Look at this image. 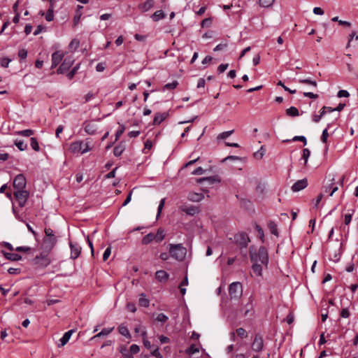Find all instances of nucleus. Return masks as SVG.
<instances>
[{"instance_id": "38", "label": "nucleus", "mask_w": 358, "mask_h": 358, "mask_svg": "<svg viewBox=\"0 0 358 358\" xmlns=\"http://www.w3.org/2000/svg\"><path fill=\"white\" fill-rule=\"evenodd\" d=\"M266 152L265 148L264 146H262L259 150L254 153V157L257 159H262Z\"/></svg>"}, {"instance_id": "9", "label": "nucleus", "mask_w": 358, "mask_h": 358, "mask_svg": "<svg viewBox=\"0 0 358 358\" xmlns=\"http://www.w3.org/2000/svg\"><path fill=\"white\" fill-rule=\"evenodd\" d=\"M71 249V258L72 259H77L81 252V247L78 243L69 242Z\"/></svg>"}, {"instance_id": "48", "label": "nucleus", "mask_w": 358, "mask_h": 358, "mask_svg": "<svg viewBox=\"0 0 358 358\" xmlns=\"http://www.w3.org/2000/svg\"><path fill=\"white\" fill-rule=\"evenodd\" d=\"M156 320L160 322H165L168 320V317L164 313H159L157 315Z\"/></svg>"}, {"instance_id": "56", "label": "nucleus", "mask_w": 358, "mask_h": 358, "mask_svg": "<svg viewBox=\"0 0 358 358\" xmlns=\"http://www.w3.org/2000/svg\"><path fill=\"white\" fill-rule=\"evenodd\" d=\"M151 355L156 358H162V354L159 352V348H156L151 352Z\"/></svg>"}, {"instance_id": "14", "label": "nucleus", "mask_w": 358, "mask_h": 358, "mask_svg": "<svg viewBox=\"0 0 358 358\" xmlns=\"http://www.w3.org/2000/svg\"><path fill=\"white\" fill-rule=\"evenodd\" d=\"M64 55L60 51H57L52 55V68L56 67L62 61Z\"/></svg>"}, {"instance_id": "21", "label": "nucleus", "mask_w": 358, "mask_h": 358, "mask_svg": "<svg viewBox=\"0 0 358 358\" xmlns=\"http://www.w3.org/2000/svg\"><path fill=\"white\" fill-rule=\"evenodd\" d=\"M113 329H114V327L104 328L99 333H98L97 334L94 336L92 338V340L95 339L96 338L101 337V336H108V335H109L113 331Z\"/></svg>"}, {"instance_id": "8", "label": "nucleus", "mask_w": 358, "mask_h": 358, "mask_svg": "<svg viewBox=\"0 0 358 358\" xmlns=\"http://www.w3.org/2000/svg\"><path fill=\"white\" fill-rule=\"evenodd\" d=\"M73 59L72 58H66L62 64L57 70L58 74H62L66 72L73 64Z\"/></svg>"}, {"instance_id": "23", "label": "nucleus", "mask_w": 358, "mask_h": 358, "mask_svg": "<svg viewBox=\"0 0 358 358\" xmlns=\"http://www.w3.org/2000/svg\"><path fill=\"white\" fill-rule=\"evenodd\" d=\"M181 210L183 212H185L187 214L190 215H194L198 213L199 211V208L194 206H191L187 207V208L182 207V208H181Z\"/></svg>"}, {"instance_id": "33", "label": "nucleus", "mask_w": 358, "mask_h": 358, "mask_svg": "<svg viewBox=\"0 0 358 358\" xmlns=\"http://www.w3.org/2000/svg\"><path fill=\"white\" fill-rule=\"evenodd\" d=\"M15 134L20 136L28 137L32 136L34 134V131L32 129H24L17 131Z\"/></svg>"}, {"instance_id": "5", "label": "nucleus", "mask_w": 358, "mask_h": 358, "mask_svg": "<svg viewBox=\"0 0 358 358\" xmlns=\"http://www.w3.org/2000/svg\"><path fill=\"white\" fill-rule=\"evenodd\" d=\"M29 193L28 191L23 189H17L14 192V196L20 207L24 206L29 198Z\"/></svg>"}, {"instance_id": "52", "label": "nucleus", "mask_w": 358, "mask_h": 358, "mask_svg": "<svg viewBox=\"0 0 358 358\" xmlns=\"http://www.w3.org/2000/svg\"><path fill=\"white\" fill-rule=\"evenodd\" d=\"M129 351L131 354H137L140 351V348L138 345L133 344L131 345Z\"/></svg>"}, {"instance_id": "64", "label": "nucleus", "mask_w": 358, "mask_h": 358, "mask_svg": "<svg viewBox=\"0 0 358 358\" xmlns=\"http://www.w3.org/2000/svg\"><path fill=\"white\" fill-rule=\"evenodd\" d=\"M227 47V44L226 43H220L218 44L217 45H216L214 48V51L217 52V51H220V50H222L223 49H224L225 48Z\"/></svg>"}, {"instance_id": "37", "label": "nucleus", "mask_w": 358, "mask_h": 358, "mask_svg": "<svg viewBox=\"0 0 358 358\" xmlns=\"http://www.w3.org/2000/svg\"><path fill=\"white\" fill-rule=\"evenodd\" d=\"M124 150V146L122 144H120L115 147L113 150L114 155L118 157L122 155L123 151Z\"/></svg>"}, {"instance_id": "46", "label": "nucleus", "mask_w": 358, "mask_h": 358, "mask_svg": "<svg viewBox=\"0 0 358 358\" xmlns=\"http://www.w3.org/2000/svg\"><path fill=\"white\" fill-rule=\"evenodd\" d=\"M125 127L123 125H120L119 129L117 130L115 133V141H117L122 134L124 133Z\"/></svg>"}, {"instance_id": "57", "label": "nucleus", "mask_w": 358, "mask_h": 358, "mask_svg": "<svg viewBox=\"0 0 358 358\" xmlns=\"http://www.w3.org/2000/svg\"><path fill=\"white\" fill-rule=\"evenodd\" d=\"M10 59H8V58H2L1 59V66L4 67V68H7L10 62Z\"/></svg>"}, {"instance_id": "20", "label": "nucleus", "mask_w": 358, "mask_h": 358, "mask_svg": "<svg viewBox=\"0 0 358 358\" xmlns=\"http://www.w3.org/2000/svg\"><path fill=\"white\" fill-rule=\"evenodd\" d=\"M2 253L3 254V256L9 260L11 261H18L22 259L21 255L16 254V253H10V252H6L4 251H2Z\"/></svg>"}, {"instance_id": "4", "label": "nucleus", "mask_w": 358, "mask_h": 358, "mask_svg": "<svg viewBox=\"0 0 358 358\" xmlns=\"http://www.w3.org/2000/svg\"><path fill=\"white\" fill-rule=\"evenodd\" d=\"M229 293L231 299H238L243 294V286L239 282H234L230 284Z\"/></svg>"}, {"instance_id": "2", "label": "nucleus", "mask_w": 358, "mask_h": 358, "mask_svg": "<svg viewBox=\"0 0 358 358\" xmlns=\"http://www.w3.org/2000/svg\"><path fill=\"white\" fill-rule=\"evenodd\" d=\"M91 150V142L89 139L72 142L69 147V152L73 155H83Z\"/></svg>"}, {"instance_id": "60", "label": "nucleus", "mask_w": 358, "mask_h": 358, "mask_svg": "<svg viewBox=\"0 0 358 358\" xmlns=\"http://www.w3.org/2000/svg\"><path fill=\"white\" fill-rule=\"evenodd\" d=\"M292 141H302L304 145H306V143H307L306 138L303 136H294L293 138Z\"/></svg>"}, {"instance_id": "18", "label": "nucleus", "mask_w": 358, "mask_h": 358, "mask_svg": "<svg viewBox=\"0 0 358 358\" xmlns=\"http://www.w3.org/2000/svg\"><path fill=\"white\" fill-rule=\"evenodd\" d=\"M54 5L53 3H50V6L47 10L46 13L45 14V18L48 22H51L54 20ZM42 15H43L44 13H43Z\"/></svg>"}, {"instance_id": "17", "label": "nucleus", "mask_w": 358, "mask_h": 358, "mask_svg": "<svg viewBox=\"0 0 358 358\" xmlns=\"http://www.w3.org/2000/svg\"><path fill=\"white\" fill-rule=\"evenodd\" d=\"M334 178L331 179V182L329 184H327L324 187V192L325 193H327L329 192V196H331L334 192H336L338 190V187L334 186L332 187L334 185Z\"/></svg>"}, {"instance_id": "6", "label": "nucleus", "mask_w": 358, "mask_h": 358, "mask_svg": "<svg viewBox=\"0 0 358 358\" xmlns=\"http://www.w3.org/2000/svg\"><path fill=\"white\" fill-rule=\"evenodd\" d=\"M234 242L241 248H246L250 238L248 235L245 232H239L234 236Z\"/></svg>"}, {"instance_id": "22", "label": "nucleus", "mask_w": 358, "mask_h": 358, "mask_svg": "<svg viewBox=\"0 0 358 358\" xmlns=\"http://www.w3.org/2000/svg\"><path fill=\"white\" fill-rule=\"evenodd\" d=\"M117 329L119 333L121 335L125 336L126 338H130L131 337L127 326H125L124 324H121L120 325H119Z\"/></svg>"}, {"instance_id": "45", "label": "nucleus", "mask_w": 358, "mask_h": 358, "mask_svg": "<svg viewBox=\"0 0 358 358\" xmlns=\"http://www.w3.org/2000/svg\"><path fill=\"white\" fill-rule=\"evenodd\" d=\"M178 85L177 81H173L170 83H167L164 86V90H172L175 89Z\"/></svg>"}, {"instance_id": "28", "label": "nucleus", "mask_w": 358, "mask_h": 358, "mask_svg": "<svg viewBox=\"0 0 358 358\" xmlns=\"http://www.w3.org/2000/svg\"><path fill=\"white\" fill-rule=\"evenodd\" d=\"M244 315H248L250 312L253 310V304L252 297L249 298V302L245 304L244 308Z\"/></svg>"}, {"instance_id": "49", "label": "nucleus", "mask_w": 358, "mask_h": 358, "mask_svg": "<svg viewBox=\"0 0 358 358\" xmlns=\"http://www.w3.org/2000/svg\"><path fill=\"white\" fill-rule=\"evenodd\" d=\"M164 203H165V199L164 198V199H161V201L159 202L158 209H157V217H159L161 212L164 206Z\"/></svg>"}, {"instance_id": "13", "label": "nucleus", "mask_w": 358, "mask_h": 358, "mask_svg": "<svg viewBox=\"0 0 358 358\" xmlns=\"http://www.w3.org/2000/svg\"><path fill=\"white\" fill-rule=\"evenodd\" d=\"M308 185V181L306 179H301L297 180L296 182L293 184L292 186V189L293 192H299L304 188H306Z\"/></svg>"}, {"instance_id": "29", "label": "nucleus", "mask_w": 358, "mask_h": 358, "mask_svg": "<svg viewBox=\"0 0 358 358\" xmlns=\"http://www.w3.org/2000/svg\"><path fill=\"white\" fill-rule=\"evenodd\" d=\"M138 303L141 306L147 308L150 305V301L145 298V294H142L138 299Z\"/></svg>"}, {"instance_id": "15", "label": "nucleus", "mask_w": 358, "mask_h": 358, "mask_svg": "<svg viewBox=\"0 0 358 358\" xmlns=\"http://www.w3.org/2000/svg\"><path fill=\"white\" fill-rule=\"evenodd\" d=\"M203 194L197 192H189L187 196V199L192 202L201 201L203 199Z\"/></svg>"}, {"instance_id": "54", "label": "nucleus", "mask_w": 358, "mask_h": 358, "mask_svg": "<svg viewBox=\"0 0 358 358\" xmlns=\"http://www.w3.org/2000/svg\"><path fill=\"white\" fill-rule=\"evenodd\" d=\"M18 56L21 59H24L27 57V51L25 49L20 50Z\"/></svg>"}, {"instance_id": "51", "label": "nucleus", "mask_w": 358, "mask_h": 358, "mask_svg": "<svg viewBox=\"0 0 358 358\" xmlns=\"http://www.w3.org/2000/svg\"><path fill=\"white\" fill-rule=\"evenodd\" d=\"M236 334L238 336L241 338H245L247 336V332L243 328H238L236 329Z\"/></svg>"}, {"instance_id": "31", "label": "nucleus", "mask_w": 358, "mask_h": 358, "mask_svg": "<svg viewBox=\"0 0 358 358\" xmlns=\"http://www.w3.org/2000/svg\"><path fill=\"white\" fill-rule=\"evenodd\" d=\"M153 240H155V234L150 233L143 238L142 243L143 245H148L150 243H151Z\"/></svg>"}, {"instance_id": "16", "label": "nucleus", "mask_w": 358, "mask_h": 358, "mask_svg": "<svg viewBox=\"0 0 358 358\" xmlns=\"http://www.w3.org/2000/svg\"><path fill=\"white\" fill-rule=\"evenodd\" d=\"M73 333V330H69L64 333L63 336L59 339V343H58V347H62L65 345L71 338V336H72Z\"/></svg>"}, {"instance_id": "53", "label": "nucleus", "mask_w": 358, "mask_h": 358, "mask_svg": "<svg viewBox=\"0 0 358 358\" xmlns=\"http://www.w3.org/2000/svg\"><path fill=\"white\" fill-rule=\"evenodd\" d=\"M350 96L349 92L347 90H341L338 91L337 94V96L339 98L342 97H348Z\"/></svg>"}, {"instance_id": "36", "label": "nucleus", "mask_w": 358, "mask_h": 358, "mask_svg": "<svg viewBox=\"0 0 358 358\" xmlns=\"http://www.w3.org/2000/svg\"><path fill=\"white\" fill-rule=\"evenodd\" d=\"M165 117H166V116L164 114H162V113L157 114L153 120L154 124H159L161 122H162L164 121Z\"/></svg>"}, {"instance_id": "19", "label": "nucleus", "mask_w": 358, "mask_h": 358, "mask_svg": "<svg viewBox=\"0 0 358 358\" xmlns=\"http://www.w3.org/2000/svg\"><path fill=\"white\" fill-rule=\"evenodd\" d=\"M154 6L153 0H147L139 6V9L143 12H146L152 8Z\"/></svg>"}, {"instance_id": "59", "label": "nucleus", "mask_w": 358, "mask_h": 358, "mask_svg": "<svg viewBox=\"0 0 358 358\" xmlns=\"http://www.w3.org/2000/svg\"><path fill=\"white\" fill-rule=\"evenodd\" d=\"M204 173V170L202 167H198L196 169H194L192 174L195 176L202 175Z\"/></svg>"}, {"instance_id": "41", "label": "nucleus", "mask_w": 358, "mask_h": 358, "mask_svg": "<svg viewBox=\"0 0 358 358\" xmlns=\"http://www.w3.org/2000/svg\"><path fill=\"white\" fill-rule=\"evenodd\" d=\"M310 155V152L308 148H305L303 150L301 159L304 160L305 165L307 164Z\"/></svg>"}, {"instance_id": "27", "label": "nucleus", "mask_w": 358, "mask_h": 358, "mask_svg": "<svg viewBox=\"0 0 358 358\" xmlns=\"http://www.w3.org/2000/svg\"><path fill=\"white\" fill-rule=\"evenodd\" d=\"M45 233L46 236L48 237V241L52 244L55 243L56 238L54 236V231L51 229L48 228L45 229Z\"/></svg>"}, {"instance_id": "25", "label": "nucleus", "mask_w": 358, "mask_h": 358, "mask_svg": "<svg viewBox=\"0 0 358 358\" xmlns=\"http://www.w3.org/2000/svg\"><path fill=\"white\" fill-rule=\"evenodd\" d=\"M156 278L160 281H165L169 278V274L162 270L158 271L155 273Z\"/></svg>"}, {"instance_id": "40", "label": "nucleus", "mask_w": 358, "mask_h": 358, "mask_svg": "<svg viewBox=\"0 0 358 358\" xmlns=\"http://www.w3.org/2000/svg\"><path fill=\"white\" fill-rule=\"evenodd\" d=\"M199 352V348L197 345L192 344L186 350V352L190 355Z\"/></svg>"}, {"instance_id": "10", "label": "nucleus", "mask_w": 358, "mask_h": 358, "mask_svg": "<svg viewBox=\"0 0 358 358\" xmlns=\"http://www.w3.org/2000/svg\"><path fill=\"white\" fill-rule=\"evenodd\" d=\"M84 125L85 131L90 135L94 134L96 130L98 129V126L96 123L93 121L85 122L84 123Z\"/></svg>"}, {"instance_id": "55", "label": "nucleus", "mask_w": 358, "mask_h": 358, "mask_svg": "<svg viewBox=\"0 0 358 358\" xmlns=\"http://www.w3.org/2000/svg\"><path fill=\"white\" fill-rule=\"evenodd\" d=\"M321 110H322V115H324L326 113H331V112L336 111L335 108H332L331 107H327V106H324L321 109Z\"/></svg>"}, {"instance_id": "24", "label": "nucleus", "mask_w": 358, "mask_h": 358, "mask_svg": "<svg viewBox=\"0 0 358 358\" xmlns=\"http://www.w3.org/2000/svg\"><path fill=\"white\" fill-rule=\"evenodd\" d=\"M298 82L301 84L308 85L312 87L313 88H316L317 86V82L315 80H313L310 78L299 79Z\"/></svg>"}, {"instance_id": "35", "label": "nucleus", "mask_w": 358, "mask_h": 358, "mask_svg": "<svg viewBox=\"0 0 358 358\" xmlns=\"http://www.w3.org/2000/svg\"><path fill=\"white\" fill-rule=\"evenodd\" d=\"M275 2V0H259V3L261 7L269 8Z\"/></svg>"}, {"instance_id": "47", "label": "nucleus", "mask_w": 358, "mask_h": 358, "mask_svg": "<svg viewBox=\"0 0 358 358\" xmlns=\"http://www.w3.org/2000/svg\"><path fill=\"white\" fill-rule=\"evenodd\" d=\"M79 69V64L76 65V66L73 67V69L67 74V77L69 79H72L75 74L77 73V71Z\"/></svg>"}, {"instance_id": "7", "label": "nucleus", "mask_w": 358, "mask_h": 358, "mask_svg": "<svg viewBox=\"0 0 358 358\" xmlns=\"http://www.w3.org/2000/svg\"><path fill=\"white\" fill-rule=\"evenodd\" d=\"M27 180L23 174L17 175L13 180V187L15 190L25 188Z\"/></svg>"}, {"instance_id": "58", "label": "nucleus", "mask_w": 358, "mask_h": 358, "mask_svg": "<svg viewBox=\"0 0 358 358\" xmlns=\"http://www.w3.org/2000/svg\"><path fill=\"white\" fill-rule=\"evenodd\" d=\"M228 64H222L217 67V72L222 73L228 68Z\"/></svg>"}, {"instance_id": "30", "label": "nucleus", "mask_w": 358, "mask_h": 358, "mask_svg": "<svg viewBox=\"0 0 358 358\" xmlns=\"http://www.w3.org/2000/svg\"><path fill=\"white\" fill-rule=\"evenodd\" d=\"M286 114L291 117H296L299 115L298 109L294 106H291L286 110Z\"/></svg>"}, {"instance_id": "26", "label": "nucleus", "mask_w": 358, "mask_h": 358, "mask_svg": "<svg viewBox=\"0 0 358 358\" xmlns=\"http://www.w3.org/2000/svg\"><path fill=\"white\" fill-rule=\"evenodd\" d=\"M165 15L162 10H157L151 16L152 19L155 22L163 19Z\"/></svg>"}, {"instance_id": "1", "label": "nucleus", "mask_w": 358, "mask_h": 358, "mask_svg": "<svg viewBox=\"0 0 358 358\" xmlns=\"http://www.w3.org/2000/svg\"><path fill=\"white\" fill-rule=\"evenodd\" d=\"M249 252L252 263H262L264 266H268V255L265 247L261 246L257 250L254 246H251Z\"/></svg>"}, {"instance_id": "42", "label": "nucleus", "mask_w": 358, "mask_h": 358, "mask_svg": "<svg viewBox=\"0 0 358 358\" xmlns=\"http://www.w3.org/2000/svg\"><path fill=\"white\" fill-rule=\"evenodd\" d=\"M120 352L122 354V358H134L132 355L127 351L126 347L121 348Z\"/></svg>"}, {"instance_id": "3", "label": "nucleus", "mask_w": 358, "mask_h": 358, "mask_svg": "<svg viewBox=\"0 0 358 358\" xmlns=\"http://www.w3.org/2000/svg\"><path fill=\"white\" fill-rule=\"evenodd\" d=\"M169 250L171 256L178 261H183L187 255V249L182 244H169Z\"/></svg>"}, {"instance_id": "62", "label": "nucleus", "mask_w": 358, "mask_h": 358, "mask_svg": "<svg viewBox=\"0 0 358 358\" xmlns=\"http://www.w3.org/2000/svg\"><path fill=\"white\" fill-rule=\"evenodd\" d=\"M303 96L305 97H308L313 99H315L318 97V95L316 94H314L313 92H303Z\"/></svg>"}, {"instance_id": "32", "label": "nucleus", "mask_w": 358, "mask_h": 358, "mask_svg": "<svg viewBox=\"0 0 358 358\" xmlns=\"http://www.w3.org/2000/svg\"><path fill=\"white\" fill-rule=\"evenodd\" d=\"M164 231L162 229H159L157 234H155V240L157 242H161L164 238Z\"/></svg>"}, {"instance_id": "34", "label": "nucleus", "mask_w": 358, "mask_h": 358, "mask_svg": "<svg viewBox=\"0 0 358 358\" xmlns=\"http://www.w3.org/2000/svg\"><path fill=\"white\" fill-rule=\"evenodd\" d=\"M14 144L20 151H24L27 148V145L21 140H15Z\"/></svg>"}, {"instance_id": "50", "label": "nucleus", "mask_w": 358, "mask_h": 358, "mask_svg": "<svg viewBox=\"0 0 358 358\" xmlns=\"http://www.w3.org/2000/svg\"><path fill=\"white\" fill-rule=\"evenodd\" d=\"M110 254H111V248H110V247H108V248H107L105 250V251H104V252H103V260L104 262H105V261H106V260L108 259V257H109V256L110 255Z\"/></svg>"}, {"instance_id": "63", "label": "nucleus", "mask_w": 358, "mask_h": 358, "mask_svg": "<svg viewBox=\"0 0 358 358\" xmlns=\"http://www.w3.org/2000/svg\"><path fill=\"white\" fill-rule=\"evenodd\" d=\"M341 316L343 318H348L350 316V312L348 308H343L341 312Z\"/></svg>"}, {"instance_id": "12", "label": "nucleus", "mask_w": 358, "mask_h": 358, "mask_svg": "<svg viewBox=\"0 0 358 358\" xmlns=\"http://www.w3.org/2000/svg\"><path fill=\"white\" fill-rule=\"evenodd\" d=\"M264 347L263 338L261 336H256L252 345V350L256 352H260Z\"/></svg>"}, {"instance_id": "39", "label": "nucleus", "mask_w": 358, "mask_h": 358, "mask_svg": "<svg viewBox=\"0 0 358 358\" xmlns=\"http://www.w3.org/2000/svg\"><path fill=\"white\" fill-rule=\"evenodd\" d=\"M233 133L234 130L222 132L217 136V140L226 139L227 138L229 137Z\"/></svg>"}, {"instance_id": "11", "label": "nucleus", "mask_w": 358, "mask_h": 358, "mask_svg": "<svg viewBox=\"0 0 358 358\" xmlns=\"http://www.w3.org/2000/svg\"><path fill=\"white\" fill-rule=\"evenodd\" d=\"M267 268L268 266H264L262 263H252V273L257 277H261L262 275L263 269Z\"/></svg>"}, {"instance_id": "43", "label": "nucleus", "mask_w": 358, "mask_h": 358, "mask_svg": "<svg viewBox=\"0 0 358 358\" xmlns=\"http://www.w3.org/2000/svg\"><path fill=\"white\" fill-rule=\"evenodd\" d=\"M30 145L33 150H34L35 151H39L40 147H39V145H38V143L36 138H33V137L31 138Z\"/></svg>"}, {"instance_id": "44", "label": "nucleus", "mask_w": 358, "mask_h": 358, "mask_svg": "<svg viewBox=\"0 0 358 358\" xmlns=\"http://www.w3.org/2000/svg\"><path fill=\"white\" fill-rule=\"evenodd\" d=\"M329 127V124H328V127L324 129L322 131V136H321V141L327 143V138L329 137V133H328V128Z\"/></svg>"}, {"instance_id": "61", "label": "nucleus", "mask_w": 358, "mask_h": 358, "mask_svg": "<svg viewBox=\"0 0 358 358\" xmlns=\"http://www.w3.org/2000/svg\"><path fill=\"white\" fill-rule=\"evenodd\" d=\"M352 213L345 214L344 216V222L346 225H348L352 220Z\"/></svg>"}]
</instances>
